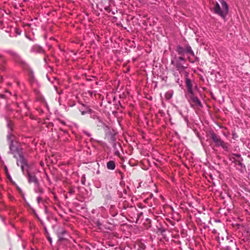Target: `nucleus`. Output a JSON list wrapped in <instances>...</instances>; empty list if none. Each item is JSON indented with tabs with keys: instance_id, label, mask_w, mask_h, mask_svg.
Here are the masks:
<instances>
[{
	"instance_id": "nucleus-24",
	"label": "nucleus",
	"mask_w": 250,
	"mask_h": 250,
	"mask_svg": "<svg viewBox=\"0 0 250 250\" xmlns=\"http://www.w3.org/2000/svg\"><path fill=\"white\" fill-rule=\"evenodd\" d=\"M148 200V199H146L145 200V202L146 203L147 201Z\"/></svg>"
},
{
	"instance_id": "nucleus-15",
	"label": "nucleus",
	"mask_w": 250,
	"mask_h": 250,
	"mask_svg": "<svg viewBox=\"0 0 250 250\" xmlns=\"http://www.w3.org/2000/svg\"><path fill=\"white\" fill-rule=\"evenodd\" d=\"M185 53H189L192 56H194V53L189 45H187L185 48Z\"/></svg>"
},
{
	"instance_id": "nucleus-7",
	"label": "nucleus",
	"mask_w": 250,
	"mask_h": 250,
	"mask_svg": "<svg viewBox=\"0 0 250 250\" xmlns=\"http://www.w3.org/2000/svg\"><path fill=\"white\" fill-rule=\"evenodd\" d=\"M26 171L28 182L30 183H33L34 184H38L39 182L35 174L31 173L28 169H27Z\"/></svg>"
},
{
	"instance_id": "nucleus-4",
	"label": "nucleus",
	"mask_w": 250,
	"mask_h": 250,
	"mask_svg": "<svg viewBox=\"0 0 250 250\" xmlns=\"http://www.w3.org/2000/svg\"><path fill=\"white\" fill-rule=\"evenodd\" d=\"M186 96L191 107H194V106H197L202 107L203 105L201 102L200 100L194 95L193 91L188 93Z\"/></svg>"
},
{
	"instance_id": "nucleus-2",
	"label": "nucleus",
	"mask_w": 250,
	"mask_h": 250,
	"mask_svg": "<svg viewBox=\"0 0 250 250\" xmlns=\"http://www.w3.org/2000/svg\"><path fill=\"white\" fill-rule=\"evenodd\" d=\"M186 59L183 57H175L171 60V63L175 67L177 70L181 74H184L185 76H188V73L186 71L187 66L184 65Z\"/></svg>"
},
{
	"instance_id": "nucleus-17",
	"label": "nucleus",
	"mask_w": 250,
	"mask_h": 250,
	"mask_svg": "<svg viewBox=\"0 0 250 250\" xmlns=\"http://www.w3.org/2000/svg\"><path fill=\"white\" fill-rule=\"evenodd\" d=\"M242 159L235 160L234 162L236 165H239L241 168L243 167V165L242 163Z\"/></svg>"
},
{
	"instance_id": "nucleus-23",
	"label": "nucleus",
	"mask_w": 250,
	"mask_h": 250,
	"mask_svg": "<svg viewBox=\"0 0 250 250\" xmlns=\"http://www.w3.org/2000/svg\"><path fill=\"white\" fill-rule=\"evenodd\" d=\"M85 113V112H84V111L82 112V115H84Z\"/></svg>"
},
{
	"instance_id": "nucleus-5",
	"label": "nucleus",
	"mask_w": 250,
	"mask_h": 250,
	"mask_svg": "<svg viewBox=\"0 0 250 250\" xmlns=\"http://www.w3.org/2000/svg\"><path fill=\"white\" fill-rule=\"evenodd\" d=\"M211 138L217 146H221L226 151L228 150L227 144L225 143L219 136L213 132L211 133Z\"/></svg>"
},
{
	"instance_id": "nucleus-19",
	"label": "nucleus",
	"mask_w": 250,
	"mask_h": 250,
	"mask_svg": "<svg viewBox=\"0 0 250 250\" xmlns=\"http://www.w3.org/2000/svg\"><path fill=\"white\" fill-rule=\"evenodd\" d=\"M83 133L86 135L87 136L90 137L91 136V134L87 132L86 131H83Z\"/></svg>"
},
{
	"instance_id": "nucleus-13",
	"label": "nucleus",
	"mask_w": 250,
	"mask_h": 250,
	"mask_svg": "<svg viewBox=\"0 0 250 250\" xmlns=\"http://www.w3.org/2000/svg\"><path fill=\"white\" fill-rule=\"evenodd\" d=\"M176 51L179 55H183L185 53V49L183 47L178 45L177 47Z\"/></svg>"
},
{
	"instance_id": "nucleus-22",
	"label": "nucleus",
	"mask_w": 250,
	"mask_h": 250,
	"mask_svg": "<svg viewBox=\"0 0 250 250\" xmlns=\"http://www.w3.org/2000/svg\"><path fill=\"white\" fill-rule=\"evenodd\" d=\"M48 239H49V241H50V242H52V239H51V238L50 237H49V238H48Z\"/></svg>"
},
{
	"instance_id": "nucleus-14",
	"label": "nucleus",
	"mask_w": 250,
	"mask_h": 250,
	"mask_svg": "<svg viewBox=\"0 0 250 250\" xmlns=\"http://www.w3.org/2000/svg\"><path fill=\"white\" fill-rule=\"evenodd\" d=\"M137 245L138 246L137 250H145L146 248V245L142 241L138 242Z\"/></svg>"
},
{
	"instance_id": "nucleus-3",
	"label": "nucleus",
	"mask_w": 250,
	"mask_h": 250,
	"mask_svg": "<svg viewBox=\"0 0 250 250\" xmlns=\"http://www.w3.org/2000/svg\"><path fill=\"white\" fill-rule=\"evenodd\" d=\"M220 2L221 6L217 2L215 3L213 8L214 12L223 19H225L229 12L228 6L226 2L224 0H220Z\"/></svg>"
},
{
	"instance_id": "nucleus-16",
	"label": "nucleus",
	"mask_w": 250,
	"mask_h": 250,
	"mask_svg": "<svg viewBox=\"0 0 250 250\" xmlns=\"http://www.w3.org/2000/svg\"><path fill=\"white\" fill-rule=\"evenodd\" d=\"M66 233V231L64 229H61L59 232H58V237H59L60 240H63V235Z\"/></svg>"
},
{
	"instance_id": "nucleus-8",
	"label": "nucleus",
	"mask_w": 250,
	"mask_h": 250,
	"mask_svg": "<svg viewBox=\"0 0 250 250\" xmlns=\"http://www.w3.org/2000/svg\"><path fill=\"white\" fill-rule=\"evenodd\" d=\"M17 165H21V169L23 172L24 171V167H28L27 161L24 156H21V157L17 159Z\"/></svg>"
},
{
	"instance_id": "nucleus-20",
	"label": "nucleus",
	"mask_w": 250,
	"mask_h": 250,
	"mask_svg": "<svg viewBox=\"0 0 250 250\" xmlns=\"http://www.w3.org/2000/svg\"><path fill=\"white\" fill-rule=\"evenodd\" d=\"M234 156L237 158H238V159H242L241 158V156H240V154H234Z\"/></svg>"
},
{
	"instance_id": "nucleus-9",
	"label": "nucleus",
	"mask_w": 250,
	"mask_h": 250,
	"mask_svg": "<svg viewBox=\"0 0 250 250\" xmlns=\"http://www.w3.org/2000/svg\"><path fill=\"white\" fill-rule=\"evenodd\" d=\"M185 77H186V84L187 87L188 93L193 92L191 81L188 78V76Z\"/></svg>"
},
{
	"instance_id": "nucleus-6",
	"label": "nucleus",
	"mask_w": 250,
	"mask_h": 250,
	"mask_svg": "<svg viewBox=\"0 0 250 250\" xmlns=\"http://www.w3.org/2000/svg\"><path fill=\"white\" fill-rule=\"evenodd\" d=\"M103 128L105 133V137L109 142L113 143L115 141V132L113 129H111L108 126L104 125Z\"/></svg>"
},
{
	"instance_id": "nucleus-12",
	"label": "nucleus",
	"mask_w": 250,
	"mask_h": 250,
	"mask_svg": "<svg viewBox=\"0 0 250 250\" xmlns=\"http://www.w3.org/2000/svg\"><path fill=\"white\" fill-rule=\"evenodd\" d=\"M106 166L108 169L113 170L115 168V163L113 161H110L107 162Z\"/></svg>"
},
{
	"instance_id": "nucleus-11",
	"label": "nucleus",
	"mask_w": 250,
	"mask_h": 250,
	"mask_svg": "<svg viewBox=\"0 0 250 250\" xmlns=\"http://www.w3.org/2000/svg\"><path fill=\"white\" fill-rule=\"evenodd\" d=\"M34 190L36 193L42 194L43 192V189L40 187L39 183L38 184H35Z\"/></svg>"
},
{
	"instance_id": "nucleus-1",
	"label": "nucleus",
	"mask_w": 250,
	"mask_h": 250,
	"mask_svg": "<svg viewBox=\"0 0 250 250\" xmlns=\"http://www.w3.org/2000/svg\"><path fill=\"white\" fill-rule=\"evenodd\" d=\"M7 127L9 129L7 138L9 146V153L12 154L14 155L15 158L17 159V156L19 158L21 156H23L22 153V148L21 146V144L17 140L15 135L12 133V123L9 122L7 124Z\"/></svg>"
},
{
	"instance_id": "nucleus-18",
	"label": "nucleus",
	"mask_w": 250,
	"mask_h": 250,
	"mask_svg": "<svg viewBox=\"0 0 250 250\" xmlns=\"http://www.w3.org/2000/svg\"><path fill=\"white\" fill-rule=\"evenodd\" d=\"M37 200L38 204H40L41 203L43 205L44 204L45 201L40 196L37 197Z\"/></svg>"
},
{
	"instance_id": "nucleus-21",
	"label": "nucleus",
	"mask_w": 250,
	"mask_h": 250,
	"mask_svg": "<svg viewBox=\"0 0 250 250\" xmlns=\"http://www.w3.org/2000/svg\"><path fill=\"white\" fill-rule=\"evenodd\" d=\"M97 224L99 227L101 225V223L99 221H97Z\"/></svg>"
},
{
	"instance_id": "nucleus-10",
	"label": "nucleus",
	"mask_w": 250,
	"mask_h": 250,
	"mask_svg": "<svg viewBox=\"0 0 250 250\" xmlns=\"http://www.w3.org/2000/svg\"><path fill=\"white\" fill-rule=\"evenodd\" d=\"M31 51L34 53H42L43 52V49L40 46L35 45L32 47Z\"/></svg>"
},
{
	"instance_id": "nucleus-25",
	"label": "nucleus",
	"mask_w": 250,
	"mask_h": 250,
	"mask_svg": "<svg viewBox=\"0 0 250 250\" xmlns=\"http://www.w3.org/2000/svg\"><path fill=\"white\" fill-rule=\"evenodd\" d=\"M1 56L0 55V57H1Z\"/></svg>"
}]
</instances>
